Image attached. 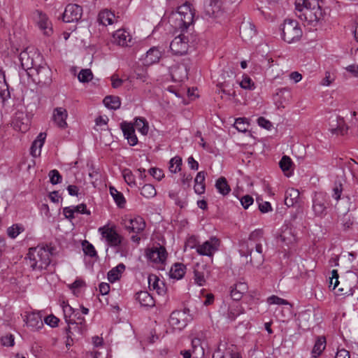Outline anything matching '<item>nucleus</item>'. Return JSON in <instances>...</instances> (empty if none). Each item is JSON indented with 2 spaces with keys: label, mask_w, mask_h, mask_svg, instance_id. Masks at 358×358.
<instances>
[{
  "label": "nucleus",
  "mask_w": 358,
  "mask_h": 358,
  "mask_svg": "<svg viewBox=\"0 0 358 358\" xmlns=\"http://www.w3.org/2000/svg\"><path fill=\"white\" fill-rule=\"evenodd\" d=\"M103 101L106 107L113 110L118 109L121 105L120 98L115 96H107Z\"/></svg>",
  "instance_id": "obj_40"
},
{
  "label": "nucleus",
  "mask_w": 358,
  "mask_h": 358,
  "mask_svg": "<svg viewBox=\"0 0 358 358\" xmlns=\"http://www.w3.org/2000/svg\"><path fill=\"white\" fill-rule=\"evenodd\" d=\"M185 313L181 311H173L169 317V324L175 329H182L186 326L184 320Z\"/></svg>",
  "instance_id": "obj_26"
},
{
  "label": "nucleus",
  "mask_w": 358,
  "mask_h": 358,
  "mask_svg": "<svg viewBox=\"0 0 358 358\" xmlns=\"http://www.w3.org/2000/svg\"><path fill=\"white\" fill-rule=\"evenodd\" d=\"M122 176H123V178H124L125 182L129 185L132 186V185H135L134 176L129 169H125L122 171Z\"/></svg>",
  "instance_id": "obj_54"
},
{
  "label": "nucleus",
  "mask_w": 358,
  "mask_h": 358,
  "mask_svg": "<svg viewBox=\"0 0 358 358\" xmlns=\"http://www.w3.org/2000/svg\"><path fill=\"white\" fill-rule=\"evenodd\" d=\"M83 15V8L78 5L68 4L63 13L62 20L64 22H78Z\"/></svg>",
  "instance_id": "obj_10"
},
{
  "label": "nucleus",
  "mask_w": 358,
  "mask_h": 358,
  "mask_svg": "<svg viewBox=\"0 0 358 358\" xmlns=\"http://www.w3.org/2000/svg\"><path fill=\"white\" fill-rule=\"evenodd\" d=\"M122 224L128 231L136 234L142 232L145 228V222L140 216L133 218L125 217L122 220Z\"/></svg>",
  "instance_id": "obj_13"
},
{
  "label": "nucleus",
  "mask_w": 358,
  "mask_h": 358,
  "mask_svg": "<svg viewBox=\"0 0 358 358\" xmlns=\"http://www.w3.org/2000/svg\"><path fill=\"white\" fill-rule=\"evenodd\" d=\"M335 79H336L335 73L327 71L325 72V76L322 79L321 84L324 86H329L335 80Z\"/></svg>",
  "instance_id": "obj_55"
},
{
  "label": "nucleus",
  "mask_w": 358,
  "mask_h": 358,
  "mask_svg": "<svg viewBox=\"0 0 358 358\" xmlns=\"http://www.w3.org/2000/svg\"><path fill=\"white\" fill-rule=\"evenodd\" d=\"M243 313H244V308L241 305L233 301L228 305L227 310L223 313V316L228 322H233Z\"/></svg>",
  "instance_id": "obj_17"
},
{
  "label": "nucleus",
  "mask_w": 358,
  "mask_h": 358,
  "mask_svg": "<svg viewBox=\"0 0 358 358\" xmlns=\"http://www.w3.org/2000/svg\"><path fill=\"white\" fill-rule=\"evenodd\" d=\"M114 19L115 15L108 10L101 11L98 15L99 23L105 26L112 24L114 22Z\"/></svg>",
  "instance_id": "obj_36"
},
{
  "label": "nucleus",
  "mask_w": 358,
  "mask_h": 358,
  "mask_svg": "<svg viewBox=\"0 0 358 358\" xmlns=\"http://www.w3.org/2000/svg\"><path fill=\"white\" fill-rule=\"evenodd\" d=\"M186 266L183 264L176 263L171 268L169 275L171 278L180 280L184 276Z\"/></svg>",
  "instance_id": "obj_32"
},
{
  "label": "nucleus",
  "mask_w": 358,
  "mask_h": 358,
  "mask_svg": "<svg viewBox=\"0 0 358 358\" xmlns=\"http://www.w3.org/2000/svg\"><path fill=\"white\" fill-rule=\"evenodd\" d=\"M280 238L282 242L287 245L292 243L296 240L294 235L292 232V229L288 227H286L285 229H282Z\"/></svg>",
  "instance_id": "obj_42"
},
{
  "label": "nucleus",
  "mask_w": 358,
  "mask_h": 358,
  "mask_svg": "<svg viewBox=\"0 0 358 358\" xmlns=\"http://www.w3.org/2000/svg\"><path fill=\"white\" fill-rule=\"evenodd\" d=\"M35 15L40 29L43 31L45 35L50 36L52 32V29L51 22L49 21L47 15L40 10H36Z\"/></svg>",
  "instance_id": "obj_21"
},
{
  "label": "nucleus",
  "mask_w": 358,
  "mask_h": 358,
  "mask_svg": "<svg viewBox=\"0 0 358 358\" xmlns=\"http://www.w3.org/2000/svg\"><path fill=\"white\" fill-rule=\"evenodd\" d=\"M162 57V52L157 47L151 48L143 58V64L145 66H150L157 63Z\"/></svg>",
  "instance_id": "obj_25"
},
{
  "label": "nucleus",
  "mask_w": 358,
  "mask_h": 358,
  "mask_svg": "<svg viewBox=\"0 0 358 358\" xmlns=\"http://www.w3.org/2000/svg\"><path fill=\"white\" fill-rule=\"evenodd\" d=\"M291 98V93L287 88L278 89L275 95V103L278 108H285Z\"/></svg>",
  "instance_id": "obj_28"
},
{
  "label": "nucleus",
  "mask_w": 358,
  "mask_h": 358,
  "mask_svg": "<svg viewBox=\"0 0 358 358\" xmlns=\"http://www.w3.org/2000/svg\"><path fill=\"white\" fill-rule=\"evenodd\" d=\"M136 300L142 306L152 307L155 306L153 297L147 291H141L136 294Z\"/></svg>",
  "instance_id": "obj_30"
},
{
  "label": "nucleus",
  "mask_w": 358,
  "mask_h": 358,
  "mask_svg": "<svg viewBox=\"0 0 358 358\" xmlns=\"http://www.w3.org/2000/svg\"><path fill=\"white\" fill-rule=\"evenodd\" d=\"M177 14L179 15V20L181 22L180 27L182 30L187 29L193 23L194 13L189 3H185L178 7Z\"/></svg>",
  "instance_id": "obj_9"
},
{
  "label": "nucleus",
  "mask_w": 358,
  "mask_h": 358,
  "mask_svg": "<svg viewBox=\"0 0 358 358\" xmlns=\"http://www.w3.org/2000/svg\"><path fill=\"white\" fill-rule=\"evenodd\" d=\"M28 75L33 77L35 83L41 85H48L52 81L51 69L46 64L37 65Z\"/></svg>",
  "instance_id": "obj_5"
},
{
  "label": "nucleus",
  "mask_w": 358,
  "mask_h": 358,
  "mask_svg": "<svg viewBox=\"0 0 358 358\" xmlns=\"http://www.w3.org/2000/svg\"><path fill=\"white\" fill-rule=\"evenodd\" d=\"M194 275L195 282L197 285H199V286L203 285L206 282V279H205L203 273H202L198 270H194Z\"/></svg>",
  "instance_id": "obj_57"
},
{
  "label": "nucleus",
  "mask_w": 358,
  "mask_h": 358,
  "mask_svg": "<svg viewBox=\"0 0 358 358\" xmlns=\"http://www.w3.org/2000/svg\"><path fill=\"white\" fill-rule=\"evenodd\" d=\"M20 60L22 69L25 71H29V72H31L37 66L33 56L30 55L27 51H23L20 53Z\"/></svg>",
  "instance_id": "obj_27"
},
{
  "label": "nucleus",
  "mask_w": 358,
  "mask_h": 358,
  "mask_svg": "<svg viewBox=\"0 0 358 358\" xmlns=\"http://www.w3.org/2000/svg\"><path fill=\"white\" fill-rule=\"evenodd\" d=\"M157 194L156 189L152 185L145 184L141 190V194L148 199L154 197Z\"/></svg>",
  "instance_id": "obj_43"
},
{
  "label": "nucleus",
  "mask_w": 358,
  "mask_h": 358,
  "mask_svg": "<svg viewBox=\"0 0 358 358\" xmlns=\"http://www.w3.org/2000/svg\"><path fill=\"white\" fill-rule=\"evenodd\" d=\"M299 192L294 188H289L285 192V203L288 207L293 206L299 198Z\"/></svg>",
  "instance_id": "obj_31"
},
{
  "label": "nucleus",
  "mask_w": 358,
  "mask_h": 358,
  "mask_svg": "<svg viewBox=\"0 0 358 358\" xmlns=\"http://www.w3.org/2000/svg\"><path fill=\"white\" fill-rule=\"evenodd\" d=\"M267 302L269 304H277V305H287L288 302L285 299L278 297L275 295H272L267 299Z\"/></svg>",
  "instance_id": "obj_56"
},
{
  "label": "nucleus",
  "mask_w": 358,
  "mask_h": 358,
  "mask_svg": "<svg viewBox=\"0 0 358 358\" xmlns=\"http://www.w3.org/2000/svg\"><path fill=\"white\" fill-rule=\"evenodd\" d=\"M121 129L128 143L131 146L136 145L138 143V138L135 134L134 125L131 123L123 122L121 124Z\"/></svg>",
  "instance_id": "obj_20"
},
{
  "label": "nucleus",
  "mask_w": 358,
  "mask_h": 358,
  "mask_svg": "<svg viewBox=\"0 0 358 358\" xmlns=\"http://www.w3.org/2000/svg\"><path fill=\"white\" fill-rule=\"evenodd\" d=\"M12 125L15 130L26 132L29 129L30 120L28 115L22 111L17 110L12 120Z\"/></svg>",
  "instance_id": "obj_11"
},
{
  "label": "nucleus",
  "mask_w": 358,
  "mask_h": 358,
  "mask_svg": "<svg viewBox=\"0 0 358 358\" xmlns=\"http://www.w3.org/2000/svg\"><path fill=\"white\" fill-rule=\"evenodd\" d=\"M235 347L234 345H230L226 348V354L229 357V358H242L241 354L234 350Z\"/></svg>",
  "instance_id": "obj_61"
},
{
  "label": "nucleus",
  "mask_w": 358,
  "mask_h": 358,
  "mask_svg": "<svg viewBox=\"0 0 358 358\" xmlns=\"http://www.w3.org/2000/svg\"><path fill=\"white\" fill-rule=\"evenodd\" d=\"M321 0H296V15L301 20L312 27L322 24L325 12L322 10Z\"/></svg>",
  "instance_id": "obj_1"
},
{
  "label": "nucleus",
  "mask_w": 358,
  "mask_h": 358,
  "mask_svg": "<svg viewBox=\"0 0 358 358\" xmlns=\"http://www.w3.org/2000/svg\"><path fill=\"white\" fill-rule=\"evenodd\" d=\"M182 159L180 157H175L170 160L169 170L172 173H177L180 170Z\"/></svg>",
  "instance_id": "obj_47"
},
{
  "label": "nucleus",
  "mask_w": 358,
  "mask_h": 358,
  "mask_svg": "<svg viewBox=\"0 0 358 358\" xmlns=\"http://www.w3.org/2000/svg\"><path fill=\"white\" fill-rule=\"evenodd\" d=\"M205 172L200 171L197 173L195 179H194V189L196 194H202L205 192Z\"/></svg>",
  "instance_id": "obj_33"
},
{
  "label": "nucleus",
  "mask_w": 358,
  "mask_h": 358,
  "mask_svg": "<svg viewBox=\"0 0 358 358\" xmlns=\"http://www.w3.org/2000/svg\"><path fill=\"white\" fill-rule=\"evenodd\" d=\"M42 148V143H40V141H34L32 143L30 153L34 157H38L41 155Z\"/></svg>",
  "instance_id": "obj_53"
},
{
  "label": "nucleus",
  "mask_w": 358,
  "mask_h": 358,
  "mask_svg": "<svg viewBox=\"0 0 358 358\" xmlns=\"http://www.w3.org/2000/svg\"><path fill=\"white\" fill-rule=\"evenodd\" d=\"M78 80L81 83H87L90 81L93 78V74L90 69H82L78 76Z\"/></svg>",
  "instance_id": "obj_48"
},
{
  "label": "nucleus",
  "mask_w": 358,
  "mask_h": 358,
  "mask_svg": "<svg viewBox=\"0 0 358 358\" xmlns=\"http://www.w3.org/2000/svg\"><path fill=\"white\" fill-rule=\"evenodd\" d=\"M68 117V112L63 107H57L53 110L52 120L54 123L61 129L67 127L66 119Z\"/></svg>",
  "instance_id": "obj_18"
},
{
  "label": "nucleus",
  "mask_w": 358,
  "mask_h": 358,
  "mask_svg": "<svg viewBox=\"0 0 358 358\" xmlns=\"http://www.w3.org/2000/svg\"><path fill=\"white\" fill-rule=\"evenodd\" d=\"M55 248L48 245H40L30 248L27 254V262L32 271L41 272L47 269L54 254Z\"/></svg>",
  "instance_id": "obj_2"
},
{
  "label": "nucleus",
  "mask_w": 358,
  "mask_h": 358,
  "mask_svg": "<svg viewBox=\"0 0 358 358\" xmlns=\"http://www.w3.org/2000/svg\"><path fill=\"white\" fill-rule=\"evenodd\" d=\"M215 187L218 192L223 196L228 194L231 191V188L224 177H220L215 182Z\"/></svg>",
  "instance_id": "obj_39"
},
{
  "label": "nucleus",
  "mask_w": 358,
  "mask_h": 358,
  "mask_svg": "<svg viewBox=\"0 0 358 358\" xmlns=\"http://www.w3.org/2000/svg\"><path fill=\"white\" fill-rule=\"evenodd\" d=\"M266 243L262 229H255L250 233L246 241H242L239 243V253L242 257H248V253L263 250V244Z\"/></svg>",
  "instance_id": "obj_3"
},
{
  "label": "nucleus",
  "mask_w": 358,
  "mask_h": 358,
  "mask_svg": "<svg viewBox=\"0 0 358 358\" xmlns=\"http://www.w3.org/2000/svg\"><path fill=\"white\" fill-rule=\"evenodd\" d=\"M134 127L143 135H147L148 133V124L143 117L136 118Z\"/></svg>",
  "instance_id": "obj_41"
},
{
  "label": "nucleus",
  "mask_w": 358,
  "mask_h": 358,
  "mask_svg": "<svg viewBox=\"0 0 358 358\" xmlns=\"http://www.w3.org/2000/svg\"><path fill=\"white\" fill-rule=\"evenodd\" d=\"M58 322L59 319L54 315L47 316L44 320V322L51 327H57Z\"/></svg>",
  "instance_id": "obj_64"
},
{
  "label": "nucleus",
  "mask_w": 358,
  "mask_h": 358,
  "mask_svg": "<svg viewBox=\"0 0 358 358\" xmlns=\"http://www.w3.org/2000/svg\"><path fill=\"white\" fill-rule=\"evenodd\" d=\"M220 241L216 238H211L201 245H198L196 252L200 255L212 257L218 250Z\"/></svg>",
  "instance_id": "obj_12"
},
{
  "label": "nucleus",
  "mask_w": 358,
  "mask_h": 358,
  "mask_svg": "<svg viewBox=\"0 0 358 358\" xmlns=\"http://www.w3.org/2000/svg\"><path fill=\"white\" fill-rule=\"evenodd\" d=\"M111 41L117 45L128 47L131 45L132 36L129 31L124 29H117L113 34Z\"/></svg>",
  "instance_id": "obj_14"
},
{
  "label": "nucleus",
  "mask_w": 358,
  "mask_h": 358,
  "mask_svg": "<svg viewBox=\"0 0 358 358\" xmlns=\"http://www.w3.org/2000/svg\"><path fill=\"white\" fill-rule=\"evenodd\" d=\"M279 165L282 171H287L290 170L292 165V162L290 157L287 156H283L279 162Z\"/></svg>",
  "instance_id": "obj_51"
},
{
  "label": "nucleus",
  "mask_w": 358,
  "mask_h": 358,
  "mask_svg": "<svg viewBox=\"0 0 358 358\" xmlns=\"http://www.w3.org/2000/svg\"><path fill=\"white\" fill-rule=\"evenodd\" d=\"M248 256L250 257V264L257 268H259L264 262L263 250L253 251L252 253H248Z\"/></svg>",
  "instance_id": "obj_34"
},
{
  "label": "nucleus",
  "mask_w": 358,
  "mask_h": 358,
  "mask_svg": "<svg viewBox=\"0 0 358 358\" xmlns=\"http://www.w3.org/2000/svg\"><path fill=\"white\" fill-rule=\"evenodd\" d=\"M23 229L18 224H13L7 229L8 236L12 238H16L22 231Z\"/></svg>",
  "instance_id": "obj_50"
},
{
  "label": "nucleus",
  "mask_w": 358,
  "mask_h": 358,
  "mask_svg": "<svg viewBox=\"0 0 358 358\" xmlns=\"http://www.w3.org/2000/svg\"><path fill=\"white\" fill-rule=\"evenodd\" d=\"M148 285L150 290L156 291L159 295H164L166 293V287L164 282L156 275L150 274L148 276Z\"/></svg>",
  "instance_id": "obj_22"
},
{
  "label": "nucleus",
  "mask_w": 358,
  "mask_h": 358,
  "mask_svg": "<svg viewBox=\"0 0 358 358\" xmlns=\"http://www.w3.org/2000/svg\"><path fill=\"white\" fill-rule=\"evenodd\" d=\"M150 174L157 180H160L164 177L163 171L157 168H151L149 170Z\"/></svg>",
  "instance_id": "obj_63"
},
{
  "label": "nucleus",
  "mask_w": 358,
  "mask_h": 358,
  "mask_svg": "<svg viewBox=\"0 0 358 358\" xmlns=\"http://www.w3.org/2000/svg\"><path fill=\"white\" fill-rule=\"evenodd\" d=\"M83 250L84 253L90 257H97L96 251L92 244H91L87 241H84L82 243Z\"/></svg>",
  "instance_id": "obj_46"
},
{
  "label": "nucleus",
  "mask_w": 358,
  "mask_h": 358,
  "mask_svg": "<svg viewBox=\"0 0 358 358\" xmlns=\"http://www.w3.org/2000/svg\"><path fill=\"white\" fill-rule=\"evenodd\" d=\"M242 89L252 90L255 88V83L248 75H243L242 80L238 83Z\"/></svg>",
  "instance_id": "obj_45"
},
{
  "label": "nucleus",
  "mask_w": 358,
  "mask_h": 358,
  "mask_svg": "<svg viewBox=\"0 0 358 358\" xmlns=\"http://www.w3.org/2000/svg\"><path fill=\"white\" fill-rule=\"evenodd\" d=\"M240 201L242 206L245 209H247L249 208L250 206H251L253 203L254 199L250 195H245L240 199Z\"/></svg>",
  "instance_id": "obj_62"
},
{
  "label": "nucleus",
  "mask_w": 358,
  "mask_h": 358,
  "mask_svg": "<svg viewBox=\"0 0 358 358\" xmlns=\"http://www.w3.org/2000/svg\"><path fill=\"white\" fill-rule=\"evenodd\" d=\"M66 322L69 324H80L85 325V320L83 317L80 316L79 313L76 315V317H73V318H69L66 320Z\"/></svg>",
  "instance_id": "obj_59"
},
{
  "label": "nucleus",
  "mask_w": 358,
  "mask_h": 358,
  "mask_svg": "<svg viewBox=\"0 0 358 358\" xmlns=\"http://www.w3.org/2000/svg\"><path fill=\"white\" fill-rule=\"evenodd\" d=\"M326 348V339L321 336L317 338L312 350V355L314 358L320 356Z\"/></svg>",
  "instance_id": "obj_38"
},
{
  "label": "nucleus",
  "mask_w": 358,
  "mask_h": 358,
  "mask_svg": "<svg viewBox=\"0 0 358 358\" xmlns=\"http://www.w3.org/2000/svg\"><path fill=\"white\" fill-rule=\"evenodd\" d=\"M282 38L288 43L299 41L302 36V30L297 21L287 19L282 27Z\"/></svg>",
  "instance_id": "obj_4"
},
{
  "label": "nucleus",
  "mask_w": 358,
  "mask_h": 358,
  "mask_svg": "<svg viewBox=\"0 0 358 358\" xmlns=\"http://www.w3.org/2000/svg\"><path fill=\"white\" fill-rule=\"evenodd\" d=\"M125 270V265L122 263L119 264L117 266L113 268L108 273V279L110 282H114L119 280L122 273Z\"/></svg>",
  "instance_id": "obj_35"
},
{
  "label": "nucleus",
  "mask_w": 358,
  "mask_h": 358,
  "mask_svg": "<svg viewBox=\"0 0 358 358\" xmlns=\"http://www.w3.org/2000/svg\"><path fill=\"white\" fill-rule=\"evenodd\" d=\"M49 177H50V182L52 185H57L62 182V177L59 172L56 170L53 169L50 171L49 173Z\"/></svg>",
  "instance_id": "obj_52"
},
{
  "label": "nucleus",
  "mask_w": 358,
  "mask_h": 358,
  "mask_svg": "<svg viewBox=\"0 0 358 358\" xmlns=\"http://www.w3.org/2000/svg\"><path fill=\"white\" fill-rule=\"evenodd\" d=\"M248 123L244 118H237L234 123V127L241 132H245L248 128Z\"/></svg>",
  "instance_id": "obj_49"
},
{
  "label": "nucleus",
  "mask_w": 358,
  "mask_h": 358,
  "mask_svg": "<svg viewBox=\"0 0 358 358\" xmlns=\"http://www.w3.org/2000/svg\"><path fill=\"white\" fill-rule=\"evenodd\" d=\"M24 320L27 327L33 331H37L43 327V321L40 314L37 313H28Z\"/></svg>",
  "instance_id": "obj_23"
},
{
  "label": "nucleus",
  "mask_w": 358,
  "mask_h": 358,
  "mask_svg": "<svg viewBox=\"0 0 358 358\" xmlns=\"http://www.w3.org/2000/svg\"><path fill=\"white\" fill-rule=\"evenodd\" d=\"M332 197L336 200L338 201L341 199L343 188L341 184H335V186L333 188Z\"/></svg>",
  "instance_id": "obj_60"
},
{
  "label": "nucleus",
  "mask_w": 358,
  "mask_h": 358,
  "mask_svg": "<svg viewBox=\"0 0 358 358\" xmlns=\"http://www.w3.org/2000/svg\"><path fill=\"white\" fill-rule=\"evenodd\" d=\"M240 35L243 41H250L256 35L255 25L249 21L243 22L240 27Z\"/></svg>",
  "instance_id": "obj_24"
},
{
  "label": "nucleus",
  "mask_w": 358,
  "mask_h": 358,
  "mask_svg": "<svg viewBox=\"0 0 358 358\" xmlns=\"http://www.w3.org/2000/svg\"><path fill=\"white\" fill-rule=\"evenodd\" d=\"M146 256L155 263H163L166 259L167 252L163 246L154 247L147 252Z\"/></svg>",
  "instance_id": "obj_16"
},
{
  "label": "nucleus",
  "mask_w": 358,
  "mask_h": 358,
  "mask_svg": "<svg viewBox=\"0 0 358 358\" xmlns=\"http://www.w3.org/2000/svg\"><path fill=\"white\" fill-rule=\"evenodd\" d=\"M222 13L221 0H205L204 14L208 17H217Z\"/></svg>",
  "instance_id": "obj_15"
},
{
  "label": "nucleus",
  "mask_w": 358,
  "mask_h": 358,
  "mask_svg": "<svg viewBox=\"0 0 358 358\" xmlns=\"http://www.w3.org/2000/svg\"><path fill=\"white\" fill-rule=\"evenodd\" d=\"M188 67L185 64L173 66L171 70L172 79L175 82H183L187 79Z\"/></svg>",
  "instance_id": "obj_19"
},
{
  "label": "nucleus",
  "mask_w": 358,
  "mask_h": 358,
  "mask_svg": "<svg viewBox=\"0 0 358 358\" xmlns=\"http://www.w3.org/2000/svg\"><path fill=\"white\" fill-rule=\"evenodd\" d=\"M329 206L328 196L323 192H317L313 198V210L317 217H323L327 215Z\"/></svg>",
  "instance_id": "obj_7"
},
{
  "label": "nucleus",
  "mask_w": 358,
  "mask_h": 358,
  "mask_svg": "<svg viewBox=\"0 0 358 358\" xmlns=\"http://www.w3.org/2000/svg\"><path fill=\"white\" fill-rule=\"evenodd\" d=\"M248 285L245 282H239L235 284L234 287L231 290V297L237 302L243 297L244 293L248 291Z\"/></svg>",
  "instance_id": "obj_29"
},
{
  "label": "nucleus",
  "mask_w": 358,
  "mask_h": 358,
  "mask_svg": "<svg viewBox=\"0 0 358 358\" xmlns=\"http://www.w3.org/2000/svg\"><path fill=\"white\" fill-rule=\"evenodd\" d=\"M1 342L3 346H13L15 344L14 336L12 334L6 335L1 337Z\"/></svg>",
  "instance_id": "obj_58"
},
{
  "label": "nucleus",
  "mask_w": 358,
  "mask_h": 358,
  "mask_svg": "<svg viewBox=\"0 0 358 358\" xmlns=\"http://www.w3.org/2000/svg\"><path fill=\"white\" fill-rule=\"evenodd\" d=\"M217 87L220 88V92L225 94L229 96L235 97L236 96V93L233 90H228V87H230L229 80H224L222 83H220L217 85Z\"/></svg>",
  "instance_id": "obj_44"
},
{
  "label": "nucleus",
  "mask_w": 358,
  "mask_h": 358,
  "mask_svg": "<svg viewBox=\"0 0 358 358\" xmlns=\"http://www.w3.org/2000/svg\"><path fill=\"white\" fill-rule=\"evenodd\" d=\"M189 45V38L184 34L176 36L170 43V49L176 55H184L187 53Z\"/></svg>",
  "instance_id": "obj_8"
},
{
  "label": "nucleus",
  "mask_w": 358,
  "mask_h": 358,
  "mask_svg": "<svg viewBox=\"0 0 358 358\" xmlns=\"http://www.w3.org/2000/svg\"><path fill=\"white\" fill-rule=\"evenodd\" d=\"M110 194L119 208L125 206L126 200L122 193L117 191L114 187H110Z\"/></svg>",
  "instance_id": "obj_37"
},
{
  "label": "nucleus",
  "mask_w": 358,
  "mask_h": 358,
  "mask_svg": "<svg viewBox=\"0 0 358 358\" xmlns=\"http://www.w3.org/2000/svg\"><path fill=\"white\" fill-rule=\"evenodd\" d=\"M103 238L105 239L107 245L112 248L119 247L123 241V238L120 235L114 227H110L108 225L99 227L98 229Z\"/></svg>",
  "instance_id": "obj_6"
}]
</instances>
